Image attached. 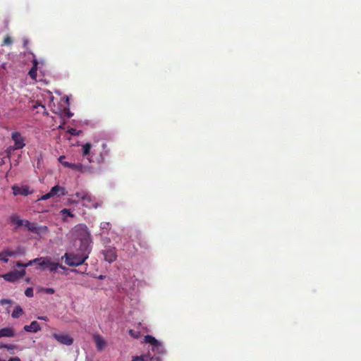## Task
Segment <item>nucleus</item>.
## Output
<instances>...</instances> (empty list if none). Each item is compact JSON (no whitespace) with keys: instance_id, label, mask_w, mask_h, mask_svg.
<instances>
[{"instance_id":"nucleus-1","label":"nucleus","mask_w":361,"mask_h":361,"mask_svg":"<svg viewBox=\"0 0 361 361\" xmlns=\"http://www.w3.org/2000/svg\"><path fill=\"white\" fill-rule=\"evenodd\" d=\"M87 251L78 252L77 253H65L63 257H65V263L70 267H78L84 263L88 257Z\"/></svg>"},{"instance_id":"nucleus-2","label":"nucleus","mask_w":361,"mask_h":361,"mask_svg":"<svg viewBox=\"0 0 361 361\" xmlns=\"http://www.w3.org/2000/svg\"><path fill=\"white\" fill-rule=\"evenodd\" d=\"M34 262H36V264H39L42 267V269H45L47 268L51 271H56L59 268L64 269L65 267L61 264L54 262L51 260L50 257H37L34 259Z\"/></svg>"},{"instance_id":"nucleus-3","label":"nucleus","mask_w":361,"mask_h":361,"mask_svg":"<svg viewBox=\"0 0 361 361\" xmlns=\"http://www.w3.org/2000/svg\"><path fill=\"white\" fill-rule=\"evenodd\" d=\"M102 253H103L104 260L109 263L116 262L118 257L116 248L115 247L105 246L104 250H102Z\"/></svg>"},{"instance_id":"nucleus-4","label":"nucleus","mask_w":361,"mask_h":361,"mask_svg":"<svg viewBox=\"0 0 361 361\" xmlns=\"http://www.w3.org/2000/svg\"><path fill=\"white\" fill-rule=\"evenodd\" d=\"M26 271L24 269L21 270H16L12 271L8 273H6L3 276V279L9 282H15L23 277L25 274Z\"/></svg>"},{"instance_id":"nucleus-5","label":"nucleus","mask_w":361,"mask_h":361,"mask_svg":"<svg viewBox=\"0 0 361 361\" xmlns=\"http://www.w3.org/2000/svg\"><path fill=\"white\" fill-rule=\"evenodd\" d=\"M25 224L27 229L32 233L40 234L48 231V228L46 226H39L37 223H32L28 220L26 221Z\"/></svg>"},{"instance_id":"nucleus-6","label":"nucleus","mask_w":361,"mask_h":361,"mask_svg":"<svg viewBox=\"0 0 361 361\" xmlns=\"http://www.w3.org/2000/svg\"><path fill=\"white\" fill-rule=\"evenodd\" d=\"M11 138L14 142L13 148L20 149L26 145L25 137L18 131H15L11 133Z\"/></svg>"},{"instance_id":"nucleus-7","label":"nucleus","mask_w":361,"mask_h":361,"mask_svg":"<svg viewBox=\"0 0 361 361\" xmlns=\"http://www.w3.org/2000/svg\"><path fill=\"white\" fill-rule=\"evenodd\" d=\"M52 337L55 338L59 343L71 345L73 343L74 340L69 334H62V333H53Z\"/></svg>"},{"instance_id":"nucleus-8","label":"nucleus","mask_w":361,"mask_h":361,"mask_svg":"<svg viewBox=\"0 0 361 361\" xmlns=\"http://www.w3.org/2000/svg\"><path fill=\"white\" fill-rule=\"evenodd\" d=\"M83 201L85 202L83 203V206L86 207H93L94 209H97L99 207L102 205L101 202H95V197L90 195L88 192H87L85 199H83Z\"/></svg>"},{"instance_id":"nucleus-9","label":"nucleus","mask_w":361,"mask_h":361,"mask_svg":"<svg viewBox=\"0 0 361 361\" xmlns=\"http://www.w3.org/2000/svg\"><path fill=\"white\" fill-rule=\"evenodd\" d=\"M12 190L14 195H21L26 196L32 194V190H30V187L27 186V185H24L22 187H18V185H13Z\"/></svg>"},{"instance_id":"nucleus-10","label":"nucleus","mask_w":361,"mask_h":361,"mask_svg":"<svg viewBox=\"0 0 361 361\" xmlns=\"http://www.w3.org/2000/svg\"><path fill=\"white\" fill-rule=\"evenodd\" d=\"M63 166L67 168H70L72 170H74L75 171H78L80 173L86 172L88 169V166H85L80 163L75 164L71 162H66L63 163Z\"/></svg>"},{"instance_id":"nucleus-11","label":"nucleus","mask_w":361,"mask_h":361,"mask_svg":"<svg viewBox=\"0 0 361 361\" xmlns=\"http://www.w3.org/2000/svg\"><path fill=\"white\" fill-rule=\"evenodd\" d=\"M9 220H10V222L15 225V227H14V231H18V228L20 227V226H25V222L27 220H23L20 218L19 215L18 214H12L10 217H9Z\"/></svg>"},{"instance_id":"nucleus-12","label":"nucleus","mask_w":361,"mask_h":361,"mask_svg":"<svg viewBox=\"0 0 361 361\" xmlns=\"http://www.w3.org/2000/svg\"><path fill=\"white\" fill-rule=\"evenodd\" d=\"M15 336V330L11 327H4L0 329V338H13Z\"/></svg>"},{"instance_id":"nucleus-13","label":"nucleus","mask_w":361,"mask_h":361,"mask_svg":"<svg viewBox=\"0 0 361 361\" xmlns=\"http://www.w3.org/2000/svg\"><path fill=\"white\" fill-rule=\"evenodd\" d=\"M93 340L98 350H102L106 345V342L99 334H93Z\"/></svg>"},{"instance_id":"nucleus-14","label":"nucleus","mask_w":361,"mask_h":361,"mask_svg":"<svg viewBox=\"0 0 361 361\" xmlns=\"http://www.w3.org/2000/svg\"><path fill=\"white\" fill-rule=\"evenodd\" d=\"M51 192L54 195V196H63L66 195L67 192L66 189L63 187H61L60 185H56L51 189Z\"/></svg>"},{"instance_id":"nucleus-15","label":"nucleus","mask_w":361,"mask_h":361,"mask_svg":"<svg viewBox=\"0 0 361 361\" xmlns=\"http://www.w3.org/2000/svg\"><path fill=\"white\" fill-rule=\"evenodd\" d=\"M23 329L28 332H37L41 329L39 323L36 321L32 322L30 325H25Z\"/></svg>"},{"instance_id":"nucleus-16","label":"nucleus","mask_w":361,"mask_h":361,"mask_svg":"<svg viewBox=\"0 0 361 361\" xmlns=\"http://www.w3.org/2000/svg\"><path fill=\"white\" fill-rule=\"evenodd\" d=\"M145 342L152 345L153 348H162V346L160 344V343L159 342V341H157L154 337H153L152 336H149V334L147 336H145Z\"/></svg>"},{"instance_id":"nucleus-17","label":"nucleus","mask_w":361,"mask_h":361,"mask_svg":"<svg viewBox=\"0 0 361 361\" xmlns=\"http://www.w3.org/2000/svg\"><path fill=\"white\" fill-rule=\"evenodd\" d=\"M37 61L36 59L33 60V66L29 71V75L31 78L35 79L37 77Z\"/></svg>"},{"instance_id":"nucleus-18","label":"nucleus","mask_w":361,"mask_h":361,"mask_svg":"<svg viewBox=\"0 0 361 361\" xmlns=\"http://www.w3.org/2000/svg\"><path fill=\"white\" fill-rule=\"evenodd\" d=\"M92 148V145L90 143H86L82 147V156L87 157L90 154V149Z\"/></svg>"},{"instance_id":"nucleus-19","label":"nucleus","mask_w":361,"mask_h":361,"mask_svg":"<svg viewBox=\"0 0 361 361\" xmlns=\"http://www.w3.org/2000/svg\"><path fill=\"white\" fill-rule=\"evenodd\" d=\"M23 314V309L20 306H17L13 312H12V317L14 318H18Z\"/></svg>"},{"instance_id":"nucleus-20","label":"nucleus","mask_w":361,"mask_h":361,"mask_svg":"<svg viewBox=\"0 0 361 361\" xmlns=\"http://www.w3.org/2000/svg\"><path fill=\"white\" fill-rule=\"evenodd\" d=\"M149 360H152L154 358H149L148 355H141V356H135L132 358L131 361H148Z\"/></svg>"},{"instance_id":"nucleus-21","label":"nucleus","mask_w":361,"mask_h":361,"mask_svg":"<svg viewBox=\"0 0 361 361\" xmlns=\"http://www.w3.org/2000/svg\"><path fill=\"white\" fill-rule=\"evenodd\" d=\"M33 264H36V262H34V259H31V261H30L28 263H26V264L22 263L20 262H17L16 263V266L17 267H27L31 266Z\"/></svg>"},{"instance_id":"nucleus-22","label":"nucleus","mask_w":361,"mask_h":361,"mask_svg":"<svg viewBox=\"0 0 361 361\" xmlns=\"http://www.w3.org/2000/svg\"><path fill=\"white\" fill-rule=\"evenodd\" d=\"M16 345L14 344H1L0 345V348H6L8 350H14L16 349Z\"/></svg>"},{"instance_id":"nucleus-23","label":"nucleus","mask_w":361,"mask_h":361,"mask_svg":"<svg viewBox=\"0 0 361 361\" xmlns=\"http://www.w3.org/2000/svg\"><path fill=\"white\" fill-rule=\"evenodd\" d=\"M13 43V40L12 39L9 37V36H6L4 40H3V43H1V46H4V45H9V44H11Z\"/></svg>"},{"instance_id":"nucleus-24","label":"nucleus","mask_w":361,"mask_h":361,"mask_svg":"<svg viewBox=\"0 0 361 361\" xmlns=\"http://www.w3.org/2000/svg\"><path fill=\"white\" fill-rule=\"evenodd\" d=\"M61 212L63 215H66L67 216H69V217L74 216V214L70 211V209H63L61 211Z\"/></svg>"},{"instance_id":"nucleus-25","label":"nucleus","mask_w":361,"mask_h":361,"mask_svg":"<svg viewBox=\"0 0 361 361\" xmlns=\"http://www.w3.org/2000/svg\"><path fill=\"white\" fill-rule=\"evenodd\" d=\"M86 194H87V192H85V191L77 192L75 193V196L78 198L83 200V199H85Z\"/></svg>"},{"instance_id":"nucleus-26","label":"nucleus","mask_w":361,"mask_h":361,"mask_svg":"<svg viewBox=\"0 0 361 361\" xmlns=\"http://www.w3.org/2000/svg\"><path fill=\"white\" fill-rule=\"evenodd\" d=\"M25 295L27 297H32L33 296V289L32 287H28L25 289Z\"/></svg>"},{"instance_id":"nucleus-27","label":"nucleus","mask_w":361,"mask_h":361,"mask_svg":"<svg viewBox=\"0 0 361 361\" xmlns=\"http://www.w3.org/2000/svg\"><path fill=\"white\" fill-rule=\"evenodd\" d=\"M4 256L8 258V257H12L16 255V252L11 250H6L4 251Z\"/></svg>"},{"instance_id":"nucleus-28","label":"nucleus","mask_w":361,"mask_h":361,"mask_svg":"<svg viewBox=\"0 0 361 361\" xmlns=\"http://www.w3.org/2000/svg\"><path fill=\"white\" fill-rule=\"evenodd\" d=\"M54 197V195L52 194V192H51V190H50L49 192H47V193H46L45 195H42V196L39 198V200H47V199H49V198H50V197Z\"/></svg>"},{"instance_id":"nucleus-29","label":"nucleus","mask_w":361,"mask_h":361,"mask_svg":"<svg viewBox=\"0 0 361 361\" xmlns=\"http://www.w3.org/2000/svg\"><path fill=\"white\" fill-rule=\"evenodd\" d=\"M139 244L141 247H143L145 249H148L149 247L148 243L145 240L140 241Z\"/></svg>"},{"instance_id":"nucleus-30","label":"nucleus","mask_w":361,"mask_h":361,"mask_svg":"<svg viewBox=\"0 0 361 361\" xmlns=\"http://www.w3.org/2000/svg\"><path fill=\"white\" fill-rule=\"evenodd\" d=\"M130 335L134 338H138L140 333L139 332H135L133 330L130 329L129 330Z\"/></svg>"},{"instance_id":"nucleus-31","label":"nucleus","mask_w":361,"mask_h":361,"mask_svg":"<svg viewBox=\"0 0 361 361\" xmlns=\"http://www.w3.org/2000/svg\"><path fill=\"white\" fill-rule=\"evenodd\" d=\"M11 302V300H8V299H1L0 300V304L1 305H6V304H10Z\"/></svg>"},{"instance_id":"nucleus-32","label":"nucleus","mask_w":361,"mask_h":361,"mask_svg":"<svg viewBox=\"0 0 361 361\" xmlns=\"http://www.w3.org/2000/svg\"><path fill=\"white\" fill-rule=\"evenodd\" d=\"M0 260H2L5 263L8 262V259L4 256V252H0Z\"/></svg>"},{"instance_id":"nucleus-33","label":"nucleus","mask_w":361,"mask_h":361,"mask_svg":"<svg viewBox=\"0 0 361 361\" xmlns=\"http://www.w3.org/2000/svg\"><path fill=\"white\" fill-rule=\"evenodd\" d=\"M18 149L17 148H13V146H10L6 149V152L8 154H11L12 152Z\"/></svg>"},{"instance_id":"nucleus-34","label":"nucleus","mask_w":361,"mask_h":361,"mask_svg":"<svg viewBox=\"0 0 361 361\" xmlns=\"http://www.w3.org/2000/svg\"><path fill=\"white\" fill-rule=\"evenodd\" d=\"M45 293L47 294H54V289L53 288H47L45 290Z\"/></svg>"},{"instance_id":"nucleus-35","label":"nucleus","mask_w":361,"mask_h":361,"mask_svg":"<svg viewBox=\"0 0 361 361\" xmlns=\"http://www.w3.org/2000/svg\"><path fill=\"white\" fill-rule=\"evenodd\" d=\"M109 226V223H108V222L102 223V228H107Z\"/></svg>"},{"instance_id":"nucleus-36","label":"nucleus","mask_w":361,"mask_h":361,"mask_svg":"<svg viewBox=\"0 0 361 361\" xmlns=\"http://www.w3.org/2000/svg\"><path fill=\"white\" fill-rule=\"evenodd\" d=\"M66 159V157L64 156H61L59 157V161L61 162V164L63 165V163H66V161H64V159Z\"/></svg>"},{"instance_id":"nucleus-37","label":"nucleus","mask_w":361,"mask_h":361,"mask_svg":"<svg viewBox=\"0 0 361 361\" xmlns=\"http://www.w3.org/2000/svg\"><path fill=\"white\" fill-rule=\"evenodd\" d=\"M8 361H20V359L18 357H15L10 358Z\"/></svg>"},{"instance_id":"nucleus-38","label":"nucleus","mask_w":361,"mask_h":361,"mask_svg":"<svg viewBox=\"0 0 361 361\" xmlns=\"http://www.w3.org/2000/svg\"><path fill=\"white\" fill-rule=\"evenodd\" d=\"M70 133L72 134V135H76V130L74 129V128H71L70 130H69Z\"/></svg>"},{"instance_id":"nucleus-39","label":"nucleus","mask_w":361,"mask_h":361,"mask_svg":"<svg viewBox=\"0 0 361 361\" xmlns=\"http://www.w3.org/2000/svg\"><path fill=\"white\" fill-rule=\"evenodd\" d=\"M110 242V239L109 238H103V243H108Z\"/></svg>"},{"instance_id":"nucleus-40","label":"nucleus","mask_w":361,"mask_h":361,"mask_svg":"<svg viewBox=\"0 0 361 361\" xmlns=\"http://www.w3.org/2000/svg\"><path fill=\"white\" fill-rule=\"evenodd\" d=\"M38 319H42L43 321H45V322L47 321V317L46 316L39 317Z\"/></svg>"},{"instance_id":"nucleus-41","label":"nucleus","mask_w":361,"mask_h":361,"mask_svg":"<svg viewBox=\"0 0 361 361\" xmlns=\"http://www.w3.org/2000/svg\"><path fill=\"white\" fill-rule=\"evenodd\" d=\"M98 162H99V163L104 162V156L102 155V153L101 154V157H100V159L98 160Z\"/></svg>"},{"instance_id":"nucleus-42","label":"nucleus","mask_w":361,"mask_h":361,"mask_svg":"<svg viewBox=\"0 0 361 361\" xmlns=\"http://www.w3.org/2000/svg\"><path fill=\"white\" fill-rule=\"evenodd\" d=\"M155 361H161L160 357H156L154 359Z\"/></svg>"},{"instance_id":"nucleus-43","label":"nucleus","mask_w":361,"mask_h":361,"mask_svg":"<svg viewBox=\"0 0 361 361\" xmlns=\"http://www.w3.org/2000/svg\"><path fill=\"white\" fill-rule=\"evenodd\" d=\"M102 146H103V149H105V147H106V144H103V145H102Z\"/></svg>"},{"instance_id":"nucleus-44","label":"nucleus","mask_w":361,"mask_h":361,"mask_svg":"<svg viewBox=\"0 0 361 361\" xmlns=\"http://www.w3.org/2000/svg\"><path fill=\"white\" fill-rule=\"evenodd\" d=\"M0 361H4V360H1V359L0 358Z\"/></svg>"}]
</instances>
